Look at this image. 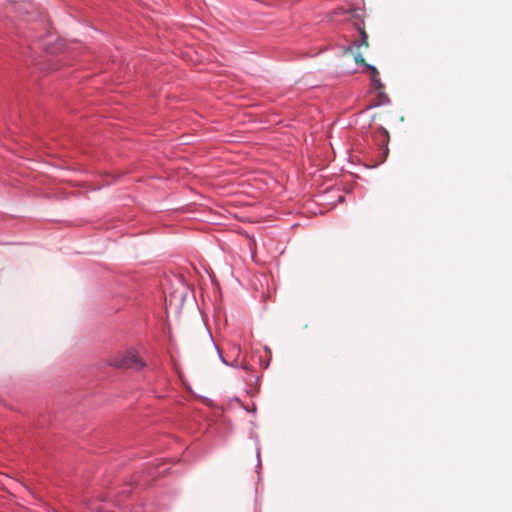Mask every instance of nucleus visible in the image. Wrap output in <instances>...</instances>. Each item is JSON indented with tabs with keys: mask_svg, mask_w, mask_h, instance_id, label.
<instances>
[{
	"mask_svg": "<svg viewBox=\"0 0 512 512\" xmlns=\"http://www.w3.org/2000/svg\"><path fill=\"white\" fill-rule=\"evenodd\" d=\"M107 363L119 369L141 370L146 366L135 348H128L115 353L108 359Z\"/></svg>",
	"mask_w": 512,
	"mask_h": 512,
	"instance_id": "f257e3e1",
	"label": "nucleus"
},
{
	"mask_svg": "<svg viewBox=\"0 0 512 512\" xmlns=\"http://www.w3.org/2000/svg\"><path fill=\"white\" fill-rule=\"evenodd\" d=\"M360 35H361V42L356 43L357 49H359L361 46H364L365 48H368V35L364 29V27L359 28Z\"/></svg>",
	"mask_w": 512,
	"mask_h": 512,
	"instance_id": "f03ea898",
	"label": "nucleus"
},
{
	"mask_svg": "<svg viewBox=\"0 0 512 512\" xmlns=\"http://www.w3.org/2000/svg\"><path fill=\"white\" fill-rule=\"evenodd\" d=\"M368 69L371 71L372 76L371 80L372 82L377 86V88H382V83L380 82V79L378 78V70L374 66H368Z\"/></svg>",
	"mask_w": 512,
	"mask_h": 512,
	"instance_id": "7ed1b4c3",
	"label": "nucleus"
},
{
	"mask_svg": "<svg viewBox=\"0 0 512 512\" xmlns=\"http://www.w3.org/2000/svg\"><path fill=\"white\" fill-rule=\"evenodd\" d=\"M354 59H355V62H356L357 64L365 65L367 68H368V66H370L369 64H367V63H366L365 59L363 58V56L361 55V53H360V52H358L357 54H355Z\"/></svg>",
	"mask_w": 512,
	"mask_h": 512,
	"instance_id": "20e7f679",
	"label": "nucleus"
},
{
	"mask_svg": "<svg viewBox=\"0 0 512 512\" xmlns=\"http://www.w3.org/2000/svg\"><path fill=\"white\" fill-rule=\"evenodd\" d=\"M354 59H355V62H356L357 64L365 65L367 68H368V66H370L369 64H367V63H366L365 59L363 58V56L361 55V53H360V52H358L357 54H355Z\"/></svg>",
	"mask_w": 512,
	"mask_h": 512,
	"instance_id": "39448f33",
	"label": "nucleus"
},
{
	"mask_svg": "<svg viewBox=\"0 0 512 512\" xmlns=\"http://www.w3.org/2000/svg\"><path fill=\"white\" fill-rule=\"evenodd\" d=\"M208 343H209L211 348L217 349L215 343L213 342V340L211 338L208 340Z\"/></svg>",
	"mask_w": 512,
	"mask_h": 512,
	"instance_id": "423d86ee",
	"label": "nucleus"
}]
</instances>
